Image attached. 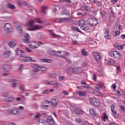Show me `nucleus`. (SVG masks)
Segmentation results:
<instances>
[{
  "label": "nucleus",
  "mask_w": 125,
  "mask_h": 125,
  "mask_svg": "<svg viewBox=\"0 0 125 125\" xmlns=\"http://www.w3.org/2000/svg\"><path fill=\"white\" fill-rule=\"evenodd\" d=\"M96 79H97L96 75L95 74H94L93 75V80L95 81H96Z\"/></svg>",
  "instance_id": "680f3d73"
},
{
  "label": "nucleus",
  "mask_w": 125,
  "mask_h": 125,
  "mask_svg": "<svg viewBox=\"0 0 125 125\" xmlns=\"http://www.w3.org/2000/svg\"><path fill=\"white\" fill-rule=\"evenodd\" d=\"M50 35L53 36V37H54V38H55L56 37H58V35H56V34H54V33H53V32H52V31H51V30L50 31Z\"/></svg>",
  "instance_id": "58836bf2"
},
{
  "label": "nucleus",
  "mask_w": 125,
  "mask_h": 125,
  "mask_svg": "<svg viewBox=\"0 0 125 125\" xmlns=\"http://www.w3.org/2000/svg\"><path fill=\"white\" fill-rule=\"evenodd\" d=\"M25 50L27 52H32V50L29 49L28 47H26L25 48Z\"/></svg>",
  "instance_id": "de8ad7c7"
},
{
  "label": "nucleus",
  "mask_w": 125,
  "mask_h": 125,
  "mask_svg": "<svg viewBox=\"0 0 125 125\" xmlns=\"http://www.w3.org/2000/svg\"><path fill=\"white\" fill-rule=\"evenodd\" d=\"M62 92L64 95H69V93L67 91L63 90Z\"/></svg>",
  "instance_id": "3c124183"
},
{
  "label": "nucleus",
  "mask_w": 125,
  "mask_h": 125,
  "mask_svg": "<svg viewBox=\"0 0 125 125\" xmlns=\"http://www.w3.org/2000/svg\"><path fill=\"white\" fill-rule=\"evenodd\" d=\"M8 125H16V124H15V123H12V122H10L8 124Z\"/></svg>",
  "instance_id": "69168bd1"
},
{
  "label": "nucleus",
  "mask_w": 125,
  "mask_h": 125,
  "mask_svg": "<svg viewBox=\"0 0 125 125\" xmlns=\"http://www.w3.org/2000/svg\"><path fill=\"white\" fill-rule=\"evenodd\" d=\"M89 112L90 114L91 115H92V116H94V117H98L99 116L98 113H97V112L96 111L95 108H94L93 107L90 108L89 110Z\"/></svg>",
  "instance_id": "ddd939ff"
},
{
  "label": "nucleus",
  "mask_w": 125,
  "mask_h": 125,
  "mask_svg": "<svg viewBox=\"0 0 125 125\" xmlns=\"http://www.w3.org/2000/svg\"><path fill=\"white\" fill-rule=\"evenodd\" d=\"M108 55L111 57L120 59L121 57V54L116 51H112L108 53Z\"/></svg>",
  "instance_id": "423d86ee"
},
{
  "label": "nucleus",
  "mask_w": 125,
  "mask_h": 125,
  "mask_svg": "<svg viewBox=\"0 0 125 125\" xmlns=\"http://www.w3.org/2000/svg\"><path fill=\"white\" fill-rule=\"evenodd\" d=\"M24 38L25 39H23L24 42H25V43H30V45H28L30 48H38V47L34 44V43H37L36 45H39V43L37 42H30V35L28 33H24Z\"/></svg>",
  "instance_id": "f257e3e1"
},
{
  "label": "nucleus",
  "mask_w": 125,
  "mask_h": 125,
  "mask_svg": "<svg viewBox=\"0 0 125 125\" xmlns=\"http://www.w3.org/2000/svg\"><path fill=\"white\" fill-rule=\"evenodd\" d=\"M59 79L60 81H64V80L65 79V77L64 76H61L59 77Z\"/></svg>",
  "instance_id": "a18cd8bd"
},
{
  "label": "nucleus",
  "mask_w": 125,
  "mask_h": 125,
  "mask_svg": "<svg viewBox=\"0 0 125 125\" xmlns=\"http://www.w3.org/2000/svg\"><path fill=\"white\" fill-rule=\"evenodd\" d=\"M11 54V52H10V51H5L2 54V56H3V57H5V58H7V57H9V56H10Z\"/></svg>",
  "instance_id": "4be33fe9"
},
{
  "label": "nucleus",
  "mask_w": 125,
  "mask_h": 125,
  "mask_svg": "<svg viewBox=\"0 0 125 125\" xmlns=\"http://www.w3.org/2000/svg\"><path fill=\"white\" fill-rule=\"evenodd\" d=\"M79 17L82 18V17H83L84 16V15L82 13L79 12Z\"/></svg>",
  "instance_id": "4d7b16f0"
},
{
  "label": "nucleus",
  "mask_w": 125,
  "mask_h": 125,
  "mask_svg": "<svg viewBox=\"0 0 125 125\" xmlns=\"http://www.w3.org/2000/svg\"><path fill=\"white\" fill-rule=\"evenodd\" d=\"M16 30L19 32V33L22 32V27H21V25L19 23H17L16 25L15 26Z\"/></svg>",
  "instance_id": "aec40b11"
},
{
  "label": "nucleus",
  "mask_w": 125,
  "mask_h": 125,
  "mask_svg": "<svg viewBox=\"0 0 125 125\" xmlns=\"http://www.w3.org/2000/svg\"><path fill=\"white\" fill-rule=\"evenodd\" d=\"M115 47L117 48L118 50H121L123 49V45H119L115 44L114 45Z\"/></svg>",
  "instance_id": "72a5a7b5"
},
{
  "label": "nucleus",
  "mask_w": 125,
  "mask_h": 125,
  "mask_svg": "<svg viewBox=\"0 0 125 125\" xmlns=\"http://www.w3.org/2000/svg\"><path fill=\"white\" fill-rule=\"evenodd\" d=\"M3 69L4 72H8V71H10V70H11V65L8 64H5L3 66Z\"/></svg>",
  "instance_id": "6ab92c4d"
},
{
  "label": "nucleus",
  "mask_w": 125,
  "mask_h": 125,
  "mask_svg": "<svg viewBox=\"0 0 125 125\" xmlns=\"http://www.w3.org/2000/svg\"><path fill=\"white\" fill-rule=\"evenodd\" d=\"M74 113H75V114H79V109H75V111H74Z\"/></svg>",
  "instance_id": "052dcab7"
},
{
  "label": "nucleus",
  "mask_w": 125,
  "mask_h": 125,
  "mask_svg": "<svg viewBox=\"0 0 125 125\" xmlns=\"http://www.w3.org/2000/svg\"><path fill=\"white\" fill-rule=\"evenodd\" d=\"M109 125H116V123H115V122H110Z\"/></svg>",
  "instance_id": "774afa93"
},
{
  "label": "nucleus",
  "mask_w": 125,
  "mask_h": 125,
  "mask_svg": "<svg viewBox=\"0 0 125 125\" xmlns=\"http://www.w3.org/2000/svg\"><path fill=\"white\" fill-rule=\"evenodd\" d=\"M31 67L32 68H34V69H35V70L34 71V72H38L39 71V68L40 66H39L38 65H37L36 64H33L31 65Z\"/></svg>",
  "instance_id": "bb28decb"
},
{
  "label": "nucleus",
  "mask_w": 125,
  "mask_h": 125,
  "mask_svg": "<svg viewBox=\"0 0 125 125\" xmlns=\"http://www.w3.org/2000/svg\"><path fill=\"white\" fill-rule=\"evenodd\" d=\"M84 114V112L81 109H79V115H81Z\"/></svg>",
  "instance_id": "4c0bfd02"
},
{
  "label": "nucleus",
  "mask_w": 125,
  "mask_h": 125,
  "mask_svg": "<svg viewBox=\"0 0 125 125\" xmlns=\"http://www.w3.org/2000/svg\"><path fill=\"white\" fill-rule=\"evenodd\" d=\"M79 125H93V124H91V123H89V122H87V121H84L81 119L79 120Z\"/></svg>",
  "instance_id": "a211bd4d"
},
{
  "label": "nucleus",
  "mask_w": 125,
  "mask_h": 125,
  "mask_svg": "<svg viewBox=\"0 0 125 125\" xmlns=\"http://www.w3.org/2000/svg\"><path fill=\"white\" fill-rule=\"evenodd\" d=\"M111 110L113 116H116L117 112L115 110V105H112L111 106Z\"/></svg>",
  "instance_id": "5701e85b"
},
{
  "label": "nucleus",
  "mask_w": 125,
  "mask_h": 125,
  "mask_svg": "<svg viewBox=\"0 0 125 125\" xmlns=\"http://www.w3.org/2000/svg\"><path fill=\"white\" fill-rule=\"evenodd\" d=\"M102 119L104 121L106 122V120H108V118L106 113H104L103 115L102 116Z\"/></svg>",
  "instance_id": "b1692460"
},
{
  "label": "nucleus",
  "mask_w": 125,
  "mask_h": 125,
  "mask_svg": "<svg viewBox=\"0 0 125 125\" xmlns=\"http://www.w3.org/2000/svg\"><path fill=\"white\" fill-rule=\"evenodd\" d=\"M9 82L10 83H13L12 87H16V86L17 85V83H18V81L14 79H10Z\"/></svg>",
  "instance_id": "412c9836"
},
{
  "label": "nucleus",
  "mask_w": 125,
  "mask_h": 125,
  "mask_svg": "<svg viewBox=\"0 0 125 125\" xmlns=\"http://www.w3.org/2000/svg\"><path fill=\"white\" fill-rule=\"evenodd\" d=\"M21 61H24V62H36V60H33V58L30 57H23L21 59Z\"/></svg>",
  "instance_id": "f8f14e48"
},
{
  "label": "nucleus",
  "mask_w": 125,
  "mask_h": 125,
  "mask_svg": "<svg viewBox=\"0 0 125 125\" xmlns=\"http://www.w3.org/2000/svg\"><path fill=\"white\" fill-rule=\"evenodd\" d=\"M35 22H36V21H35V19H34L33 20L30 21H29L30 27L27 28V30L28 31H34L35 30H39L40 29L42 28V26L40 25H36L33 26Z\"/></svg>",
  "instance_id": "f03ea898"
},
{
  "label": "nucleus",
  "mask_w": 125,
  "mask_h": 125,
  "mask_svg": "<svg viewBox=\"0 0 125 125\" xmlns=\"http://www.w3.org/2000/svg\"><path fill=\"white\" fill-rule=\"evenodd\" d=\"M19 109L20 110H24V107H23L22 106H20V107H19Z\"/></svg>",
  "instance_id": "338daca9"
},
{
  "label": "nucleus",
  "mask_w": 125,
  "mask_h": 125,
  "mask_svg": "<svg viewBox=\"0 0 125 125\" xmlns=\"http://www.w3.org/2000/svg\"><path fill=\"white\" fill-rule=\"evenodd\" d=\"M46 83L48 84H53V81H47Z\"/></svg>",
  "instance_id": "603ef678"
},
{
  "label": "nucleus",
  "mask_w": 125,
  "mask_h": 125,
  "mask_svg": "<svg viewBox=\"0 0 125 125\" xmlns=\"http://www.w3.org/2000/svg\"><path fill=\"white\" fill-rule=\"evenodd\" d=\"M84 8L85 9V11H89L90 9V7H89L88 6H85L84 7Z\"/></svg>",
  "instance_id": "49530a36"
},
{
  "label": "nucleus",
  "mask_w": 125,
  "mask_h": 125,
  "mask_svg": "<svg viewBox=\"0 0 125 125\" xmlns=\"http://www.w3.org/2000/svg\"><path fill=\"white\" fill-rule=\"evenodd\" d=\"M120 39L121 40H125V34H123L120 36Z\"/></svg>",
  "instance_id": "8fccbe9b"
},
{
  "label": "nucleus",
  "mask_w": 125,
  "mask_h": 125,
  "mask_svg": "<svg viewBox=\"0 0 125 125\" xmlns=\"http://www.w3.org/2000/svg\"><path fill=\"white\" fill-rule=\"evenodd\" d=\"M86 23L92 26H95L98 23L97 20L95 18H93L92 19L88 20L86 21Z\"/></svg>",
  "instance_id": "6e6552de"
},
{
  "label": "nucleus",
  "mask_w": 125,
  "mask_h": 125,
  "mask_svg": "<svg viewBox=\"0 0 125 125\" xmlns=\"http://www.w3.org/2000/svg\"><path fill=\"white\" fill-rule=\"evenodd\" d=\"M86 95V92L85 91H79V95L80 96H85Z\"/></svg>",
  "instance_id": "c756f323"
},
{
  "label": "nucleus",
  "mask_w": 125,
  "mask_h": 125,
  "mask_svg": "<svg viewBox=\"0 0 125 125\" xmlns=\"http://www.w3.org/2000/svg\"><path fill=\"white\" fill-rule=\"evenodd\" d=\"M79 26H80V27L81 26L84 25H85L84 21L83 20L80 21L79 22Z\"/></svg>",
  "instance_id": "f704fd0d"
},
{
  "label": "nucleus",
  "mask_w": 125,
  "mask_h": 125,
  "mask_svg": "<svg viewBox=\"0 0 125 125\" xmlns=\"http://www.w3.org/2000/svg\"><path fill=\"white\" fill-rule=\"evenodd\" d=\"M49 54L63 58L67 55V52H66V51L55 52L54 51L51 50L49 52Z\"/></svg>",
  "instance_id": "7ed1b4c3"
},
{
  "label": "nucleus",
  "mask_w": 125,
  "mask_h": 125,
  "mask_svg": "<svg viewBox=\"0 0 125 125\" xmlns=\"http://www.w3.org/2000/svg\"><path fill=\"white\" fill-rule=\"evenodd\" d=\"M6 7H8V8H10V9H15V6H14L13 4L10 3H7Z\"/></svg>",
  "instance_id": "a878e982"
},
{
  "label": "nucleus",
  "mask_w": 125,
  "mask_h": 125,
  "mask_svg": "<svg viewBox=\"0 0 125 125\" xmlns=\"http://www.w3.org/2000/svg\"><path fill=\"white\" fill-rule=\"evenodd\" d=\"M17 54L18 56H20V57H22L23 58V57H25L26 54H25V52H24L23 51L19 50L17 51Z\"/></svg>",
  "instance_id": "f3484780"
},
{
  "label": "nucleus",
  "mask_w": 125,
  "mask_h": 125,
  "mask_svg": "<svg viewBox=\"0 0 125 125\" xmlns=\"http://www.w3.org/2000/svg\"><path fill=\"white\" fill-rule=\"evenodd\" d=\"M98 86L100 88H102L104 87V83H98Z\"/></svg>",
  "instance_id": "ea45409f"
},
{
  "label": "nucleus",
  "mask_w": 125,
  "mask_h": 125,
  "mask_svg": "<svg viewBox=\"0 0 125 125\" xmlns=\"http://www.w3.org/2000/svg\"><path fill=\"white\" fill-rule=\"evenodd\" d=\"M94 94L96 95V96H101V93L100 92H99V91H95L94 92Z\"/></svg>",
  "instance_id": "37998d69"
},
{
  "label": "nucleus",
  "mask_w": 125,
  "mask_h": 125,
  "mask_svg": "<svg viewBox=\"0 0 125 125\" xmlns=\"http://www.w3.org/2000/svg\"><path fill=\"white\" fill-rule=\"evenodd\" d=\"M93 55L95 58V60L97 61V62H99L101 60V56L100 54L99 53H98L97 52H93Z\"/></svg>",
  "instance_id": "2eb2a0df"
},
{
  "label": "nucleus",
  "mask_w": 125,
  "mask_h": 125,
  "mask_svg": "<svg viewBox=\"0 0 125 125\" xmlns=\"http://www.w3.org/2000/svg\"><path fill=\"white\" fill-rule=\"evenodd\" d=\"M49 61V59H42V62H48Z\"/></svg>",
  "instance_id": "6e6d98bb"
},
{
  "label": "nucleus",
  "mask_w": 125,
  "mask_h": 125,
  "mask_svg": "<svg viewBox=\"0 0 125 125\" xmlns=\"http://www.w3.org/2000/svg\"><path fill=\"white\" fill-rule=\"evenodd\" d=\"M116 69H117L118 72H120V71H121V68H120V66H118L116 67Z\"/></svg>",
  "instance_id": "bf43d9fd"
},
{
  "label": "nucleus",
  "mask_w": 125,
  "mask_h": 125,
  "mask_svg": "<svg viewBox=\"0 0 125 125\" xmlns=\"http://www.w3.org/2000/svg\"><path fill=\"white\" fill-rule=\"evenodd\" d=\"M81 52L82 55L84 57H87L88 56V53H87V52H85L84 49H82Z\"/></svg>",
  "instance_id": "c85d7f7f"
},
{
  "label": "nucleus",
  "mask_w": 125,
  "mask_h": 125,
  "mask_svg": "<svg viewBox=\"0 0 125 125\" xmlns=\"http://www.w3.org/2000/svg\"><path fill=\"white\" fill-rule=\"evenodd\" d=\"M117 1H118V0H111V2L112 4H115V3H116V2H117Z\"/></svg>",
  "instance_id": "13d9d810"
},
{
  "label": "nucleus",
  "mask_w": 125,
  "mask_h": 125,
  "mask_svg": "<svg viewBox=\"0 0 125 125\" xmlns=\"http://www.w3.org/2000/svg\"><path fill=\"white\" fill-rule=\"evenodd\" d=\"M4 31L7 34H9L12 32V26L10 23H6L3 26Z\"/></svg>",
  "instance_id": "39448f33"
},
{
  "label": "nucleus",
  "mask_w": 125,
  "mask_h": 125,
  "mask_svg": "<svg viewBox=\"0 0 125 125\" xmlns=\"http://www.w3.org/2000/svg\"><path fill=\"white\" fill-rule=\"evenodd\" d=\"M7 113L8 115H17L19 113V109L17 107H13L12 109L7 110Z\"/></svg>",
  "instance_id": "1a4fd4ad"
},
{
  "label": "nucleus",
  "mask_w": 125,
  "mask_h": 125,
  "mask_svg": "<svg viewBox=\"0 0 125 125\" xmlns=\"http://www.w3.org/2000/svg\"><path fill=\"white\" fill-rule=\"evenodd\" d=\"M9 46L10 47H14L16 45V41H11L8 43Z\"/></svg>",
  "instance_id": "393cba45"
},
{
  "label": "nucleus",
  "mask_w": 125,
  "mask_h": 125,
  "mask_svg": "<svg viewBox=\"0 0 125 125\" xmlns=\"http://www.w3.org/2000/svg\"><path fill=\"white\" fill-rule=\"evenodd\" d=\"M89 101L91 105L95 108L100 106L101 103L98 99L95 98H91L89 99Z\"/></svg>",
  "instance_id": "20e7f679"
},
{
  "label": "nucleus",
  "mask_w": 125,
  "mask_h": 125,
  "mask_svg": "<svg viewBox=\"0 0 125 125\" xmlns=\"http://www.w3.org/2000/svg\"><path fill=\"white\" fill-rule=\"evenodd\" d=\"M97 5L98 6H101L102 5V3L101 1H98V2H97Z\"/></svg>",
  "instance_id": "864d4df0"
},
{
  "label": "nucleus",
  "mask_w": 125,
  "mask_h": 125,
  "mask_svg": "<svg viewBox=\"0 0 125 125\" xmlns=\"http://www.w3.org/2000/svg\"><path fill=\"white\" fill-rule=\"evenodd\" d=\"M34 20H35V22H37V23H38L39 24H42V23H43V21H42V19H41V18H36L34 19Z\"/></svg>",
  "instance_id": "cd10ccee"
},
{
  "label": "nucleus",
  "mask_w": 125,
  "mask_h": 125,
  "mask_svg": "<svg viewBox=\"0 0 125 125\" xmlns=\"http://www.w3.org/2000/svg\"><path fill=\"white\" fill-rule=\"evenodd\" d=\"M73 70V72L75 74H78L79 73V68L78 67H75Z\"/></svg>",
  "instance_id": "473e14b6"
},
{
  "label": "nucleus",
  "mask_w": 125,
  "mask_h": 125,
  "mask_svg": "<svg viewBox=\"0 0 125 125\" xmlns=\"http://www.w3.org/2000/svg\"><path fill=\"white\" fill-rule=\"evenodd\" d=\"M120 108L122 111L125 113V107L124 105H121L120 106Z\"/></svg>",
  "instance_id": "e433bc0d"
},
{
  "label": "nucleus",
  "mask_w": 125,
  "mask_h": 125,
  "mask_svg": "<svg viewBox=\"0 0 125 125\" xmlns=\"http://www.w3.org/2000/svg\"><path fill=\"white\" fill-rule=\"evenodd\" d=\"M67 21H68L69 22H72L73 19H72V18H69L58 19L56 20V22L57 23H62L63 22H67Z\"/></svg>",
  "instance_id": "9d476101"
},
{
  "label": "nucleus",
  "mask_w": 125,
  "mask_h": 125,
  "mask_svg": "<svg viewBox=\"0 0 125 125\" xmlns=\"http://www.w3.org/2000/svg\"><path fill=\"white\" fill-rule=\"evenodd\" d=\"M4 97L5 98L4 99V102H7V103H9V102H13L14 100V98L12 96H9V93L7 92L4 94Z\"/></svg>",
  "instance_id": "0eeeda50"
},
{
  "label": "nucleus",
  "mask_w": 125,
  "mask_h": 125,
  "mask_svg": "<svg viewBox=\"0 0 125 125\" xmlns=\"http://www.w3.org/2000/svg\"><path fill=\"white\" fill-rule=\"evenodd\" d=\"M23 68H24V64H20L19 71H20L21 72H22V71L23 70Z\"/></svg>",
  "instance_id": "a19ab883"
},
{
  "label": "nucleus",
  "mask_w": 125,
  "mask_h": 125,
  "mask_svg": "<svg viewBox=\"0 0 125 125\" xmlns=\"http://www.w3.org/2000/svg\"><path fill=\"white\" fill-rule=\"evenodd\" d=\"M120 31L119 30H118L117 31L115 32V36L114 37H116L117 36H118V35H120Z\"/></svg>",
  "instance_id": "c03bdc74"
},
{
  "label": "nucleus",
  "mask_w": 125,
  "mask_h": 125,
  "mask_svg": "<svg viewBox=\"0 0 125 125\" xmlns=\"http://www.w3.org/2000/svg\"><path fill=\"white\" fill-rule=\"evenodd\" d=\"M72 29L74 30V31H76V32H79V28L78 27L73 26Z\"/></svg>",
  "instance_id": "09e8293b"
},
{
  "label": "nucleus",
  "mask_w": 125,
  "mask_h": 125,
  "mask_svg": "<svg viewBox=\"0 0 125 125\" xmlns=\"http://www.w3.org/2000/svg\"><path fill=\"white\" fill-rule=\"evenodd\" d=\"M81 28L83 30H89V27L88 26H86L85 24H84L83 26H81Z\"/></svg>",
  "instance_id": "7c9ffc66"
},
{
  "label": "nucleus",
  "mask_w": 125,
  "mask_h": 125,
  "mask_svg": "<svg viewBox=\"0 0 125 125\" xmlns=\"http://www.w3.org/2000/svg\"><path fill=\"white\" fill-rule=\"evenodd\" d=\"M45 102H47V103H48V104H49V103H51V105L53 108H55V107L57 106V104H58V103L56 101V99H52V101L51 102L45 101Z\"/></svg>",
  "instance_id": "9b49d317"
},
{
  "label": "nucleus",
  "mask_w": 125,
  "mask_h": 125,
  "mask_svg": "<svg viewBox=\"0 0 125 125\" xmlns=\"http://www.w3.org/2000/svg\"><path fill=\"white\" fill-rule=\"evenodd\" d=\"M112 88L114 90L116 89V85L115 84H112Z\"/></svg>",
  "instance_id": "e2e57ef3"
},
{
  "label": "nucleus",
  "mask_w": 125,
  "mask_h": 125,
  "mask_svg": "<svg viewBox=\"0 0 125 125\" xmlns=\"http://www.w3.org/2000/svg\"><path fill=\"white\" fill-rule=\"evenodd\" d=\"M47 8V7H42V11L43 12V13L45 14V10Z\"/></svg>",
  "instance_id": "79ce46f5"
},
{
  "label": "nucleus",
  "mask_w": 125,
  "mask_h": 125,
  "mask_svg": "<svg viewBox=\"0 0 125 125\" xmlns=\"http://www.w3.org/2000/svg\"><path fill=\"white\" fill-rule=\"evenodd\" d=\"M43 93H46L47 94H48L49 93V89L45 90L43 92Z\"/></svg>",
  "instance_id": "5fc2aeb1"
},
{
  "label": "nucleus",
  "mask_w": 125,
  "mask_h": 125,
  "mask_svg": "<svg viewBox=\"0 0 125 125\" xmlns=\"http://www.w3.org/2000/svg\"><path fill=\"white\" fill-rule=\"evenodd\" d=\"M67 74H68V75H71V74H72V73H73V69H72V68L69 67L68 68H67Z\"/></svg>",
  "instance_id": "2f4dec72"
},
{
  "label": "nucleus",
  "mask_w": 125,
  "mask_h": 125,
  "mask_svg": "<svg viewBox=\"0 0 125 125\" xmlns=\"http://www.w3.org/2000/svg\"><path fill=\"white\" fill-rule=\"evenodd\" d=\"M46 122L50 125H53L55 124V121L51 116H49L47 118Z\"/></svg>",
  "instance_id": "dca6fc26"
},
{
  "label": "nucleus",
  "mask_w": 125,
  "mask_h": 125,
  "mask_svg": "<svg viewBox=\"0 0 125 125\" xmlns=\"http://www.w3.org/2000/svg\"><path fill=\"white\" fill-rule=\"evenodd\" d=\"M85 88H90V85L89 84H86V85H85Z\"/></svg>",
  "instance_id": "0e129e2a"
},
{
  "label": "nucleus",
  "mask_w": 125,
  "mask_h": 125,
  "mask_svg": "<svg viewBox=\"0 0 125 125\" xmlns=\"http://www.w3.org/2000/svg\"><path fill=\"white\" fill-rule=\"evenodd\" d=\"M104 37L106 40H110V35L109 33L108 30L106 28L104 29Z\"/></svg>",
  "instance_id": "4468645a"
},
{
  "label": "nucleus",
  "mask_w": 125,
  "mask_h": 125,
  "mask_svg": "<svg viewBox=\"0 0 125 125\" xmlns=\"http://www.w3.org/2000/svg\"><path fill=\"white\" fill-rule=\"evenodd\" d=\"M45 70H46V68L42 66H39L38 68L39 71H45Z\"/></svg>",
  "instance_id": "c9c22d12"
}]
</instances>
